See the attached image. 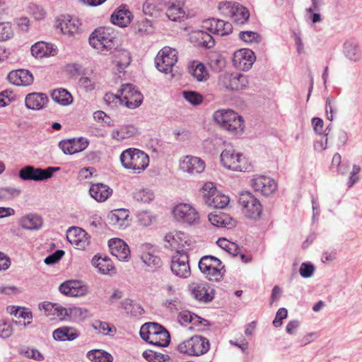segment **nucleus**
Here are the masks:
<instances>
[{"label":"nucleus","instance_id":"f257e3e1","mask_svg":"<svg viewBox=\"0 0 362 362\" xmlns=\"http://www.w3.org/2000/svg\"><path fill=\"white\" fill-rule=\"evenodd\" d=\"M117 34L110 27L95 29L89 36L90 45L100 53L111 52L117 44Z\"/></svg>","mask_w":362,"mask_h":362},{"label":"nucleus","instance_id":"f03ea898","mask_svg":"<svg viewBox=\"0 0 362 362\" xmlns=\"http://www.w3.org/2000/svg\"><path fill=\"white\" fill-rule=\"evenodd\" d=\"M214 121L223 129L234 135L241 134L244 130V120L231 110H218L214 114Z\"/></svg>","mask_w":362,"mask_h":362},{"label":"nucleus","instance_id":"7ed1b4c3","mask_svg":"<svg viewBox=\"0 0 362 362\" xmlns=\"http://www.w3.org/2000/svg\"><path fill=\"white\" fill-rule=\"evenodd\" d=\"M119 158L124 168L137 173L144 171L149 164L148 156L137 148H130L124 150L121 153Z\"/></svg>","mask_w":362,"mask_h":362},{"label":"nucleus","instance_id":"20e7f679","mask_svg":"<svg viewBox=\"0 0 362 362\" xmlns=\"http://www.w3.org/2000/svg\"><path fill=\"white\" fill-rule=\"evenodd\" d=\"M199 268L209 281H219L226 272L222 262L212 255L202 257L199 262Z\"/></svg>","mask_w":362,"mask_h":362},{"label":"nucleus","instance_id":"39448f33","mask_svg":"<svg viewBox=\"0 0 362 362\" xmlns=\"http://www.w3.org/2000/svg\"><path fill=\"white\" fill-rule=\"evenodd\" d=\"M210 348L209 341L202 336L194 335L181 343L177 346V351L182 354L190 356H198L206 354Z\"/></svg>","mask_w":362,"mask_h":362},{"label":"nucleus","instance_id":"423d86ee","mask_svg":"<svg viewBox=\"0 0 362 362\" xmlns=\"http://www.w3.org/2000/svg\"><path fill=\"white\" fill-rule=\"evenodd\" d=\"M217 84L220 89L238 91L247 87L249 81L247 76L244 74L223 72L218 75Z\"/></svg>","mask_w":362,"mask_h":362},{"label":"nucleus","instance_id":"0eeeda50","mask_svg":"<svg viewBox=\"0 0 362 362\" xmlns=\"http://www.w3.org/2000/svg\"><path fill=\"white\" fill-rule=\"evenodd\" d=\"M218 9L223 15L230 17L238 25L245 23L250 18L248 9L236 2L221 1L218 4Z\"/></svg>","mask_w":362,"mask_h":362},{"label":"nucleus","instance_id":"6e6552de","mask_svg":"<svg viewBox=\"0 0 362 362\" xmlns=\"http://www.w3.org/2000/svg\"><path fill=\"white\" fill-rule=\"evenodd\" d=\"M238 203L247 218L252 220L260 218L262 212V204L250 192H242L239 195Z\"/></svg>","mask_w":362,"mask_h":362},{"label":"nucleus","instance_id":"1a4fd4ad","mask_svg":"<svg viewBox=\"0 0 362 362\" xmlns=\"http://www.w3.org/2000/svg\"><path fill=\"white\" fill-rule=\"evenodd\" d=\"M242 154L236 153L233 146H228L221 154V162L228 169L236 171H247L249 166L242 157Z\"/></svg>","mask_w":362,"mask_h":362},{"label":"nucleus","instance_id":"9d476101","mask_svg":"<svg viewBox=\"0 0 362 362\" xmlns=\"http://www.w3.org/2000/svg\"><path fill=\"white\" fill-rule=\"evenodd\" d=\"M175 218L180 223L187 225H197L199 223V214L191 204L180 203L176 205L173 211Z\"/></svg>","mask_w":362,"mask_h":362},{"label":"nucleus","instance_id":"9b49d317","mask_svg":"<svg viewBox=\"0 0 362 362\" xmlns=\"http://www.w3.org/2000/svg\"><path fill=\"white\" fill-rule=\"evenodd\" d=\"M177 62V52L175 49L165 47L159 51L155 58L156 66L158 71L170 73L173 66Z\"/></svg>","mask_w":362,"mask_h":362},{"label":"nucleus","instance_id":"f8f14e48","mask_svg":"<svg viewBox=\"0 0 362 362\" xmlns=\"http://www.w3.org/2000/svg\"><path fill=\"white\" fill-rule=\"evenodd\" d=\"M170 269L172 272L177 276L187 278L191 274L189 264V257L184 250H177L172 257Z\"/></svg>","mask_w":362,"mask_h":362},{"label":"nucleus","instance_id":"ddd939ff","mask_svg":"<svg viewBox=\"0 0 362 362\" xmlns=\"http://www.w3.org/2000/svg\"><path fill=\"white\" fill-rule=\"evenodd\" d=\"M40 308L45 310V312L57 315L60 319H65L66 317H72L82 315L83 312H86V310L78 307L64 308L58 304L49 302L42 303L40 305Z\"/></svg>","mask_w":362,"mask_h":362},{"label":"nucleus","instance_id":"4468645a","mask_svg":"<svg viewBox=\"0 0 362 362\" xmlns=\"http://www.w3.org/2000/svg\"><path fill=\"white\" fill-rule=\"evenodd\" d=\"M119 92L122 99V105L129 109L138 107L143 101L142 94L130 83L122 85Z\"/></svg>","mask_w":362,"mask_h":362},{"label":"nucleus","instance_id":"2eb2a0df","mask_svg":"<svg viewBox=\"0 0 362 362\" xmlns=\"http://www.w3.org/2000/svg\"><path fill=\"white\" fill-rule=\"evenodd\" d=\"M59 291L72 297H81L86 296L89 289L88 286L81 281L69 280L62 283L59 286Z\"/></svg>","mask_w":362,"mask_h":362},{"label":"nucleus","instance_id":"dca6fc26","mask_svg":"<svg viewBox=\"0 0 362 362\" xmlns=\"http://www.w3.org/2000/svg\"><path fill=\"white\" fill-rule=\"evenodd\" d=\"M251 186L253 189L264 196L272 194L277 187L275 181L269 177L257 175L251 180Z\"/></svg>","mask_w":362,"mask_h":362},{"label":"nucleus","instance_id":"f3484780","mask_svg":"<svg viewBox=\"0 0 362 362\" xmlns=\"http://www.w3.org/2000/svg\"><path fill=\"white\" fill-rule=\"evenodd\" d=\"M203 28L213 34L221 36L228 35L233 31V26L230 23L216 18H209L204 21Z\"/></svg>","mask_w":362,"mask_h":362},{"label":"nucleus","instance_id":"a211bd4d","mask_svg":"<svg viewBox=\"0 0 362 362\" xmlns=\"http://www.w3.org/2000/svg\"><path fill=\"white\" fill-rule=\"evenodd\" d=\"M255 53L249 49H241L234 53L233 64L238 69L247 71L255 61Z\"/></svg>","mask_w":362,"mask_h":362},{"label":"nucleus","instance_id":"6ab92c4d","mask_svg":"<svg viewBox=\"0 0 362 362\" xmlns=\"http://www.w3.org/2000/svg\"><path fill=\"white\" fill-rule=\"evenodd\" d=\"M62 33L70 37H75L82 33V24L78 18L71 16H64L59 23Z\"/></svg>","mask_w":362,"mask_h":362},{"label":"nucleus","instance_id":"aec40b11","mask_svg":"<svg viewBox=\"0 0 362 362\" xmlns=\"http://www.w3.org/2000/svg\"><path fill=\"white\" fill-rule=\"evenodd\" d=\"M67 240L79 249H83L90 243L87 233L81 228L71 227L66 233Z\"/></svg>","mask_w":362,"mask_h":362},{"label":"nucleus","instance_id":"412c9836","mask_svg":"<svg viewBox=\"0 0 362 362\" xmlns=\"http://www.w3.org/2000/svg\"><path fill=\"white\" fill-rule=\"evenodd\" d=\"M189 289L192 296L199 301L207 303L214 298V289L206 283H192Z\"/></svg>","mask_w":362,"mask_h":362},{"label":"nucleus","instance_id":"4be33fe9","mask_svg":"<svg viewBox=\"0 0 362 362\" xmlns=\"http://www.w3.org/2000/svg\"><path fill=\"white\" fill-rule=\"evenodd\" d=\"M180 168L192 175L199 174L205 169V162L199 157L187 156L182 160Z\"/></svg>","mask_w":362,"mask_h":362},{"label":"nucleus","instance_id":"5701e85b","mask_svg":"<svg viewBox=\"0 0 362 362\" xmlns=\"http://www.w3.org/2000/svg\"><path fill=\"white\" fill-rule=\"evenodd\" d=\"M10 83L15 86H28L33 83V74L27 69H17L11 71L7 76Z\"/></svg>","mask_w":362,"mask_h":362},{"label":"nucleus","instance_id":"b1692460","mask_svg":"<svg viewBox=\"0 0 362 362\" xmlns=\"http://www.w3.org/2000/svg\"><path fill=\"white\" fill-rule=\"evenodd\" d=\"M185 0H167L165 2L166 16L170 21H176L185 16Z\"/></svg>","mask_w":362,"mask_h":362},{"label":"nucleus","instance_id":"393cba45","mask_svg":"<svg viewBox=\"0 0 362 362\" xmlns=\"http://www.w3.org/2000/svg\"><path fill=\"white\" fill-rule=\"evenodd\" d=\"M108 246L111 254L119 260H125L130 255L128 245L122 239L112 238L108 241Z\"/></svg>","mask_w":362,"mask_h":362},{"label":"nucleus","instance_id":"a878e982","mask_svg":"<svg viewBox=\"0 0 362 362\" xmlns=\"http://www.w3.org/2000/svg\"><path fill=\"white\" fill-rule=\"evenodd\" d=\"M49 102L45 93L34 92L28 93L25 99V106L28 109L40 110L45 108Z\"/></svg>","mask_w":362,"mask_h":362},{"label":"nucleus","instance_id":"bb28decb","mask_svg":"<svg viewBox=\"0 0 362 362\" xmlns=\"http://www.w3.org/2000/svg\"><path fill=\"white\" fill-rule=\"evenodd\" d=\"M189 38L190 42L197 47L211 48L214 45V40L211 34L202 30L192 31Z\"/></svg>","mask_w":362,"mask_h":362},{"label":"nucleus","instance_id":"cd10ccee","mask_svg":"<svg viewBox=\"0 0 362 362\" xmlns=\"http://www.w3.org/2000/svg\"><path fill=\"white\" fill-rule=\"evenodd\" d=\"M18 223L25 230H37L41 228L43 224V219L37 214L30 213L22 216Z\"/></svg>","mask_w":362,"mask_h":362},{"label":"nucleus","instance_id":"c85d7f7f","mask_svg":"<svg viewBox=\"0 0 362 362\" xmlns=\"http://www.w3.org/2000/svg\"><path fill=\"white\" fill-rule=\"evenodd\" d=\"M129 214V211L124 209L112 211L107 216L109 223L117 228H124L128 226Z\"/></svg>","mask_w":362,"mask_h":362},{"label":"nucleus","instance_id":"c756f323","mask_svg":"<svg viewBox=\"0 0 362 362\" xmlns=\"http://www.w3.org/2000/svg\"><path fill=\"white\" fill-rule=\"evenodd\" d=\"M343 53L347 59L353 62H358L362 59L361 48L358 42L354 40H349L344 42Z\"/></svg>","mask_w":362,"mask_h":362},{"label":"nucleus","instance_id":"7c9ffc66","mask_svg":"<svg viewBox=\"0 0 362 362\" xmlns=\"http://www.w3.org/2000/svg\"><path fill=\"white\" fill-rule=\"evenodd\" d=\"M31 54L36 58H42L44 57L55 56L57 54V49L52 44L45 42H37L34 44L30 49Z\"/></svg>","mask_w":362,"mask_h":362},{"label":"nucleus","instance_id":"2f4dec72","mask_svg":"<svg viewBox=\"0 0 362 362\" xmlns=\"http://www.w3.org/2000/svg\"><path fill=\"white\" fill-rule=\"evenodd\" d=\"M208 218L211 223L216 227H223L229 229L235 226V221L226 213H210L208 215Z\"/></svg>","mask_w":362,"mask_h":362},{"label":"nucleus","instance_id":"473e14b6","mask_svg":"<svg viewBox=\"0 0 362 362\" xmlns=\"http://www.w3.org/2000/svg\"><path fill=\"white\" fill-rule=\"evenodd\" d=\"M112 193V189L103 183L93 184L89 189V194L91 197L98 202L107 200Z\"/></svg>","mask_w":362,"mask_h":362},{"label":"nucleus","instance_id":"72a5a7b5","mask_svg":"<svg viewBox=\"0 0 362 362\" xmlns=\"http://www.w3.org/2000/svg\"><path fill=\"white\" fill-rule=\"evenodd\" d=\"M19 177L23 180L42 181L46 180L44 170L27 165L19 170Z\"/></svg>","mask_w":362,"mask_h":362},{"label":"nucleus","instance_id":"f704fd0d","mask_svg":"<svg viewBox=\"0 0 362 362\" xmlns=\"http://www.w3.org/2000/svg\"><path fill=\"white\" fill-rule=\"evenodd\" d=\"M166 329L156 322H147L143 325L140 329V336L144 341L148 339H153V337H156V334L158 332H163Z\"/></svg>","mask_w":362,"mask_h":362},{"label":"nucleus","instance_id":"c9c22d12","mask_svg":"<svg viewBox=\"0 0 362 362\" xmlns=\"http://www.w3.org/2000/svg\"><path fill=\"white\" fill-rule=\"evenodd\" d=\"M79 336L78 331L71 327H62L56 329L52 337L57 341H72Z\"/></svg>","mask_w":362,"mask_h":362},{"label":"nucleus","instance_id":"e433bc0d","mask_svg":"<svg viewBox=\"0 0 362 362\" xmlns=\"http://www.w3.org/2000/svg\"><path fill=\"white\" fill-rule=\"evenodd\" d=\"M92 264L98 269L99 272L103 274H111L115 270V267L110 259L107 257L95 255L92 259Z\"/></svg>","mask_w":362,"mask_h":362},{"label":"nucleus","instance_id":"4c0bfd02","mask_svg":"<svg viewBox=\"0 0 362 362\" xmlns=\"http://www.w3.org/2000/svg\"><path fill=\"white\" fill-rule=\"evenodd\" d=\"M132 13L124 6L115 11L111 16V21L113 24L120 27H125L131 22Z\"/></svg>","mask_w":362,"mask_h":362},{"label":"nucleus","instance_id":"58836bf2","mask_svg":"<svg viewBox=\"0 0 362 362\" xmlns=\"http://www.w3.org/2000/svg\"><path fill=\"white\" fill-rule=\"evenodd\" d=\"M177 320L182 325L187 323H192L194 325H206L207 323V320L201 318L198 315L188 310L180 311L177 316Z\"/></svg>","mask_w":362,"mask_h":362},{"label":"nucleus","instance_id":"ea45409f","mask_svg":"<svg viewBox=\"0 0 362 362\" xmlns=\"http://www.w3.org/2000/svg\"><path fill=\"white\" fill-rule=\"evenodd\" d=\"M52 99L57 104L67 106L73 103V97L71 93L64 88H57L51 93Z\"/></svg>","mask_w":362,"mask_h":362},{"label":"nucleus","instance_id":"a19ab883","mask_svg":"<svg viewBox=\"0 0 362 362\" xmlns=\"http://www.w3.org/2000/svg\"><path fill=\"white\" fill-rule=\"evenodd\" d=\"M189 72L198 81H204L209 78L208 71L206 66L201 62H193L189 67Z\"/></svg>","mask_w":362,"mask_h":362},{"label":"nucleus","instance_id":"79ce46f5","mask_svg":"<svg viewBox=\"0 0 362 362\" xmlns=\"http://www.w3.org/2000/svg\"><path fill=\"white\" fill-rule=\"evenodd\" d=\"M121 307L128 315L132 317L141 316L144 313L143 308L139 303H134L132 300L129 298H126L121 302Z\"/></svg>","mask_w":362,"mask_h":362},{"label":"nucleus","instance_id":"37998d69","mask_svg":"<svg viewBox=\"0 0 362 362\" xmlns=\"http://www.w3.org/2000/svg\"><path fill=\"white\" fill-rule=\"evenodd\" d=\"M136 133V129L132 125L122 126L117 129L112 131L111 136L117 141H122L130 138Z\"/></svg>","mask_w":362,"mask_h":362},{"label":"nucleus","instance_id":"c03bdc74","mask_svg":"<svg viewBox=\"0 0 362 362\" xmlns=\"http://www.w3.org/2000/svg\"><path fill=\"white\" fill-rule=\"evenodd\" d=\"M229 202L228 196L217 191L211 198H207L206 204L214 208L223 209L229 204Z\"/></svg>","mask_w":362,"mask_h":362},{"label":"nucleus","instance_id":"a18cd8bd","mask_svg":"<svg viewBox=\"0 0 362 362\" xmlns=\"http://www.w3.org/2000/svg\"><path fill=\"white\" fill-rule=\"evenodd\" d=\"M114 62L120 71L129 66L131 62L130 53L126 49L117 50L114 54Z\"/></svg>","mask_w":362,"mask_h":362},{"label":"nucleus","instance_id":"49530a36","mask_svg":"<svg viewBox=\"0 0 362 362\" xmlns=\"http://www.w3.org/2000/svg\"><path fill=\"white\" fill-rule=\"evenodd\" d=\"M161 11V6L157 0H146L143 5V12L146 16L157 18Z\"/></svg>","mask_w":362,"mask_h":362},{"label":"nucleus","instance_id":"de8ad7c7","mask_svg":"<svg viewBox=\"0 0 362 362\" xmlns=\"http://www.w3.org/2000/svg\"><path fill=\"white\" fill-rule=\"evenodd\" d=\"M87 358L93 362H112V356L109 353L100 350L94 349L87 353Z\"/></svg>","mask_w":362,"mask_h":362},{"label":"nucleus","instance_id":"09e8293b","mask_svg":"<svg viewBox=\"0 0 362 362\" xmlns=\"http://www.w3.org/2000/svg\"><path fill=\"white\" fill-rule=\"evenodd\" d=\"M133 198L139 203H149L154 199V194L150 189H139L134 192Z\"/></svg>","mask_w":362,"mask_h":362},{"label":"nucleus","instance_id":"8fccbe9b","mask_svg":"<svg viewBox=\"0 0 362 362\" xmlns=\"http://www.w3.org/2000/svg\"><path fill=\"white\" fill-rule=\"evenodd\" d=\"M156 334V337H154L153 340L148 339L146 341L151 344H153V345H155L157 346H160V347H165V346H168V344L170 342V334L167 329L163 330V332H161L160 333L158 332V334Z\"/></svg>","mask_w":362,"mask_h":362},{"label":"nucleus","instance_id":"3c124183","mask_svg":"<svg viewBox=\"0 0 362 362\" xmlns=\"http://www.w3.org/2000/svg\"><path fill=\"white\" fill-rule=\"evenodd\" d=\"M141 259L152 271L159 268L162 264L160 258L150 252H144L141 255Z\"/></svg>","mask_w":362,"mask_h":362},{"label":"nucleus","instance_id":"603ef678","mask_svg":"<svg viewBox=\"0 0 362 362\" xmlns=\"http://www.w3.org/2000/svg\"><path fill=\"white\" fill-rule=\"evenodd\" d=\"M21 194V189L16 187H0V201L11 200Z\"/></svg>","mask_w":362,"mask_h":362},{"label":"nucleus","instance_id":"864d4df0","mask_svg":"<svg viewBox=\"0 0 362 362\" xmlns=\"http://www.w3.org/2000/svg\"><path fill=\"white\" fill-rule=\"evenodd\" d=\"M12 25L9 22L0 23V42L8 40L13 37Z\"/></svg>","mask_w":362,"mask_h":362},{"label":"nucleus","instance_id":"5fc2aeb1","mask_svg":"<svg viewBox=\"0 0 362 362\" xmlns=\"http://www.w3.org/2000/svg\"><path fill=\"white\" fill-rule=\"evenodd\" d=\"M93 327L95 329L98 330L100 333L104 335L115 333L116 332L115 327L110 325V323L107 322L95 320L93 323Z\"/></svg>","mask_w":362,"mask_h":362},{"label":"nucleus","instance_id":"6e6d98bb","mask_svg":"<svg viewBox=\"0 0 362 362\" xmlns=\"http://www.w3.org/2000/svg\"><path fill=\"white\" fill-rule=\"evenodd\" d=\"M20 354L24 355L28 358H32L37 361H41L44 359L43 355L35 348L23 347L20 350Z\"/></svg>","mask_w":362,"mask_h":362},{"label":"nucleus","instance_id":"4d7b16f0","mask_svg":"<svg viewBox=\"0 0 362 362\" xmlns=\"http://www.w3.org/2000/svg\"><path fill=\"white\" fill-rule=\"evenodd\" d=\"M239 37L247 43H258L261 41V36L257 33L253 31H241L239 33Z\"/></svg>","mask_w":362,"mask_h":362},{"label":"nucleus","instance_id":"13d9d810","mask_svg":"<svg viewBox=\"0 0 362 362\" xmlns=\"http://www.w3.org/2000/svg\"><path fill=\"white\" fill-rule=\"evenodd\" d=\"M103 100L105 103L111 107H115L118 105H122L121 94L115 95L113 93H108L104 95Z\"/></svg>","mask_w":362,"mask_h":362},{"label":"nucleus","instance_id":"bf43d9fd","mask_svg":"<svg viewBox=\"0 0 362 362\" xmlns=\"http://www.w3.org/2000/svg\"><path fill=\"white\" fill-rule=\"evenodd\" d=\"M183 96L185 99L194 105H199L202 100V96L195 91H184Z\"/></svg>","mask_w":362,"mask_h":362},{"label":"nucleus","instance_id":"052dcab7","mask_svg":"<svg viewBox=\"0 0 362 362\" xmlns=\"http://www.w3.org/2000/svg\"><path fill=\"white\" fill-rule=\"evenodd\" d=\"M137 32L141 34H148L153 32L152 22L146 18L137 23Z\"/></svg>","mask_w":362,"mask_h":362},{"label":"nucleus","instance_id":"680f3d73","mask_svg":"<svg viewBox=\"0 0 362 362\" xmlns=\"http://www.w3.org/2000/svg\"><path fill=\"white\" fill-rule=\"evenodd\" d=\"M202 196L204 202L206 204L207 198H211L215 192H217L216 188L213 182H206L202 188Z\"/></svg>","mask_w":362,"mask_h":362},{"label":"nucleus","instance_id":"e2e57ef3","mask_svg":"<svg viewBox=\"0 0 362 362\" xmlns=\"http://www.w3.org/2000/svg\"><path fill=\"white\" fill-rule=\"evenodd\" d=\"M315 272V266L310 262H303L299 269V273L303 278L311 277Z\"/></svg>","mask_w":362,"mask_h":362},{"label":"nucleus","instance_id":"0e129e2a","mask_svg":"<svg viewBox=\"0 0 362 362\" xmlns=\"http://www.w3.org/2000/svg\"><path fill=\"white\" fill-rule=\"evenodd\" d=\"M71 140L75 153L83 151L88 147L89 144L88 140L83 137L72 139Z\"/></svg>","mask_w":362,"mask_h":362},{"label":"nucleus","instance_id":"69168bd1","mask_svg":"<svg viewBox=\"0 0 362 362\" xmlns=\"http://www.w3.org/2000/svg\"><path fill=\"white\" fill-rule=\"evenodd\" d=\"M13 333L12 325L9 322L5 320H0V337L1 338H8Z\"/></svg>","mask_w":362,"mask_h":362},{"label":"nucleus","instance_id":"338daca9","mask_svg":"<svg viewBox=\"0 0 362 362\" xmlns=\"http://www.w3.org/2000/svg\"><path fill=\"white\" fill-rule=\"evenodd\" d=\"M64 255V251L62 250H57L52 254L48 255L44 260L46 264L52 265L59 262Z\"/></svg>","mask_w":362,"mask_h":362},{"label":"nucleus","instance_id":"774afa93","mask_svg":"<svg viewBox=\"0 0 362 362\" xmlns=\"http://www.w3.org/2000/svg\"><path fill=\"white\" fill-rule=\"evenodd\" d=\"M137 218L141 225L148 226L152 223L153 217L148 211H140L137 214Z\"/></svg>","mask_w":362,"mask_h":362}]
</instances>
